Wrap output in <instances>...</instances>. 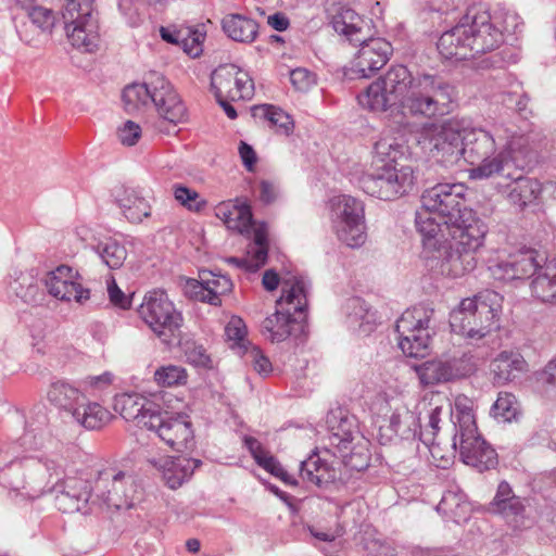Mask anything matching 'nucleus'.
Instances as JSON below:
<instances>
[{"mask_svg": "<svg viewBox=\"0 0 556 556\" xmlns=\"http://www.w3.org/2000/svg\"><path fill=\"white\" fill-rule=\"evenodd\" d=\"M244 445L260 467L275 477H280L285 473V469L279 462L261 444L257 439L253 437H245Z\"/></svg>", "mask_w": 556, "mask_h": 556, "instance_id": "obj_45", "label": "nucleus"}, {"mask_svg": "<svg viewBox=\"0 0 556 556\" xmlns=\"http://www.w3.org/2000/svg\"><path fill=\"white\" fill-rule=\"evenodd\" d=\"M0 484L27 500L38 498L49 491L54 494L58 509L66 514L81 511L90 500L93 501L89 475L67 472L65 459L58 453L11 460L0 470Z\"/></svg>", "mask_w": 556, "mask_h": 556, "instance_id": "obj_2", "label": "nucleus"}, {"mask_svg": "<svg viewBox=\"0 0 556 556\" xmlns=\"http://www.w3.org/2000/svg\"><path fill=\"white\" fill-rule=\"evenodd\" d=\"M114 199L125 218L134 224L150 217L151 205L136 188L121 186L114 190Z\"/></svg>", "mask_w": 556, "mask_h": 556, "instance_id": "obj_29", "label": "nucleus"}, {"mask_svg": "<svg viewBox=\"0 0 556 556\" xmlns=\"http://www.w3.org/2000/svg\"><path fill=\"white\" fill-rule=\"evenodd\" d=\"M114 376L110 371H105L98 376H89L86 378L85 383L94 390H103L112 384Z\"/></svg>", "mask_w": 556, "mask_h": 556, "instance_id": "obj_63", "label": "nucleus"}, {"mask_svg": "<svg viewBox=\"0 0 556 556\" xmlns=\"http://www.w3.org/2000/svg\"><path fill=\"white\" fill-rule=\"evenodd\" d=\"M463 134L455 121H448L443 125L426 129L422 134V142L431 152L438 154L442 152V156L457 157L463 151Z\"/></svg>", "mask_w": 556, "mask_h": 556, "instance_id": "obj_22", "label": "nucleus"}, {"mask_svg": "<svg viewBox=\"0 0 556 556\" xmlns=\"http://www.w3.org/2000/svg\"><path fill=\"white\" fill-rule=\"evenodd\" d=\"M527 369L525 358L517 352L503 351L492 359L491 370L494 383L504 384L514 380L518 374Z\"/></svg>", "mask_w": 556, "mask_h": 556, "instance_id": "obj_32", "label": "nucleus"}, {"mask_svg": "<svg viewBox=\"0 0 556 556\" xmlns=\"http://www.w3.org/2000/svg\"><path fill=\"white\" fill-rule=\"evenodd\" d=\"M455 99V89L441 77L422 74L397 108L403 115L432 118L451 112Z\"/></svg>", "mask_w": 556, "mask_h": 556, "instance_id": "obj_5", "label": "nucleus"}, {"mask_svg": "<svg viewBox=\"0 0 556 556\" xmlns=\"http://www.w3.org/2000/svg\"><path fill=\"white\" fill-rule=\"evenodd\" d=\"M215 214L229 229L245 235L252 240L245 257H230L228 262L249 271H257L265 265L268 256L266 225L253 222L251 206L243 199L219 203L215 208Z\"/></svg>", "mask_w": 556, "mask_h": 556, "instance_id": "obj_4", "label": "nucleus"}, {"mask_svg": "<svg viewBox=\"0 0 556 556\" xmlns=\"http://www.w3.org/2000/svg\"><path fill=\"white\" fill-rule=\"evenodd\" d=\"M511 260L503 263L498 262L494 267H489L492 275L496 279L514 280L521 279L529 275L536 276L538 263L536 252L531 249L519 251L517 254L510 256Z\"/></svg>", "mask_w": 556, "mask_h": 556, "instance_id": "obj_25", "label": "nucleus"}, {"mask_svg": "<svg viewBox=\"0 0 556 556\" xmlns=\"http://www.w3.org/2000/svg\"><path fill=\"white\" fill-rule=\"evenodd\" d=\"M225 336L228 342H231V348H238L245 351L250 348L247 340V326L242 318L232 316L225 327Z\"/></svg>", "mask_w": 556, "mask_h": 556, "instance_id": "obj_52", "label": "nucleus"}, {"mask_svg": "<svg viewBox=\"0 0 556 556\" xmlns=\"http://www.w3.org/2000/svg\"><path fill=\"white\" fill-rule=\"evenodd\" d=\"M407 147L404 141L390 131L383 132L374 147V166L389 165L405 166L401 161L405 157Z\"/></svg>", "mask_w": 556, "mask_h": 556, "instance_id": "obj_31", "label": "nucleus"}, {"mask_svg": "<svg viewBox=\"0 0 556 556\" xmlns=\"http://www.w3.org/2000/svg\"><path fill=\"white\" fill-rule=\"evenodd\" d=\"M211 87L216 99L223 97L231 101L250 99L254 85L249 74L233 64L218 66L211 75Z\"/></svg>", "mask_w": 556, "mask_h": 556, "instance_id": "obj_17", "label": "nucleus"}, {"mask_svg": "<svg viewBox=\"0 0 556 556\" xmlns=\"http://www.w3.org/2000/svg\"><path fill=\"white\" fill-rule=\"evenodd\" d=\"M136 493L131 476L121 470L106 468L98 472L93 485V503H102L109 508H128Z\"/></svg>", "mask_w": 556, "mask_h": 556, "instance_id": "obj_14", "label": "nucleus"}, {"mask_svg": "<svg viewBox=\"0 0 556 556\" xmlns=\"http://www.w3.org/2000/svg\"><path fill=\"white\" fill-rule=\"evenodd\" d=\"M311 282L304 276H290L282 281V294L275 314L266 317L262 334L271 342H282L304 332Z\"/></svg>", "mask_w": 556, "mask_h": 556, "instance_id": "obj_3", "label": "nucleus"}, {"mask_svg": "<svg viewBox=\"0 0 556 556\" xmlns=\"http://www.w3.org/2000/svg\"><path fill=\"white\" fill-rule=\"evenodd\" d=\"M150 463L162 472L163 480L173 490L188 481L201 465V460L185 456H167L157 460L151 459Z\"/></svg>", "mask_w": 556, "mask_h": 556, "instance_id": "obj_24", "label": "nucleus"}, {"mask_svg": "<svg viewBox=\"0 0 556 556\" xmlns=\"http://www.w3.org/2000/svg\"><path fill=\"white\" fill-rule=\"evenodd\" d=\"M462 184H438L424 191V212L416 215L422 237L421 257L426 267L438 275L459 277L471 269L475 252L483 244L484 223L465 206Z\"/></svg>", "mask_w": 556, "mask_h": 556, "instance_id": "obj_1", "label": "nucleus"}, {"mask_svg": "<svg viewBox=\"0 0 556 556\" xmlns=\"http://www.w3.org/2000/svg\"><path fill=\"white\" fill-rule=\"evenodd\" d=\"M185 293L195 301L208 303V299H211L210 291H207V287L204 283V278L189 279L185 285Z\"/></svg>", "mask_w": 556, "mask_h": 556, "instance_id": "obj_60", "label": "nucleus"}, {"mask_svg": "<svg viewBox=\"0 0 556 556\" xmlns=\"http://www.w3.org/2000/svg\"><path fill=\"white\" fill-rule=\"evenodd\" d=\"M86 394L80 388L66 379L52 381L47 391V400L55 408L72 416L81 403Z\"/></svg>", "mask_w": 556, "mask_h": 556, "instance_id": "obj_28", "label": "nucleus"}, {"mask_svg": "<svg viewBox=\"0 0 556 556\" xmlns=\"http://www.w3.org/2000/svg\"><path fill=\"white\" fill-rule=\"evenodd\" d=\"M138 313L163 343L174 345L180 342L184 318L164 291L148 292Z\"/></svg>", "mask_w": 556, "mask_h": 556, "instance_id": "obj_7", "label": "nucleus"}, {"mask_svg": "<svg viewBox=\"0 0 556 556\" xmlns=\"http://www.w3.org/2000/svg\"><path fill=\"white\" fill-rule=\"evenodd\" d=\"M300 475L302 479L317 486L329 484L336 480L334 468L321 458L318 452H313L301 462Z\"/></svg>", "mask_w": 556, "mask_h": 556, "instance_id": "obj_34", "label": "nucleus"}, {"mask_svg": "<svg viewBox=\"0 0 556 556\" xmlns=\"http://www.w3.org/2000/svg\"><path fill=\"white\" fill-rule=\"evenodd\" d=\"M243 354L260 375H268L271 371V363L260 348L251 345L243 351Z\"/></svg>", "mask_w": 556, "mask_h": 556, "instance_id": "obj_57", "label": "nucleus"}, {"mask_svg": "<svg viewBox=\"0 0 556 556\" xmlns=\"http://www.w3.org/2000/svg\"><path fill=\"white\" fill-rule=\"evenodd\" d=\"M80 275L67 265H60L47 274L45 286L48 293L60 300L85 304L90 299V290L85 289L80 282Z\"/></svg>", "mask_w": 556, "mask_h": 556, "instance_id": "obj_19", "label": "nucleus"}, {"mask_svg": "<svg viewBox=\"0 0 556 556\" xmlns=\"http://www.w3.org/2000/svg\"><path fill=\"white\" fill-rule=\"evenodd\" d=\"M515 396L505 393L500 394L492 407V415L497 420L510 421L516 416Z\"/></svg>", "mask_w": 556, "mask_h": 556, "instance_id": "obj_55", "label": "nucleus"}, {"mask_svg": "<svg viewBox=\"0 0 556 556\" xmlns=\"http://www.w3.org/2000/svg\"><path fill=\"white\" fill-rule=\"evenodd\" d=\"M172 191L175 200L190 212L199 213L206 206V201L197 190L182 184H174Z\"/></svg>", "mask_w": 556, "mask_h": 556, "instance_id": "obj_51", "label": "nucleus"}, {"mask_svg": "<svg viewBox=\"0 0 556 556\" xmlns=\"http://www.w3.org/2000/svg\"><path fill=\"white\" fill-rule=\"evenodd\" d=\"M462 362L454 358L451 361H428L416 367L418 378L424 386H434L448 382L466 375L462 368Z\"/></svg>", "mask_w": 556, "mask_h": 556, "instance_id": "obj_26", "label": "nucleus"}, {"mask_svg": "<svg viewBox=\"0 0 556 556\" xmlns=\"http://www.w3.org/2000/svg\"><path fill=\"white\" fill-rule=\"evenodd\" d=\"M117 137L124 146H135L141 137V127L131 121H127L117 130Z\"/></svg>", "mask_w": 556, "mask_h": 556, "instance_id": "obj_59", "label": "nucleus"}, {"mask_svg": "<svg viewBox=\"0 0 556 556\" xmlns=\"http://www.w3.org/2000/svg\"><path fill=\"white\" fill-rule=\"evenodd\" d=\"M437 510L459 523L467 519L470 513V504L466 501V495L459 488L453 486L443 493Z\"/></svg>", "mask_w": 556, "mask_h": 556, "instance_id": "obj_39", "label": "nucleus"}, {"mask_svg": "<svg viewBox=\"0 0 556 556\" xmlns=\"http://www.w3.org/2000/svg\"><path fill=\"white\" fill-rule=\"evenodd\" d=\"M419 418L407 407H401L390 417V429L403 440L419 439Z\"/></svg>", "mask_w": 556, "mask_h": 556, "instance_id": "obj_42", "label": "nucleus"}, {"mask_svg": "<svg viewBox=\"0 0 556 556\" xmlns=\"http://www.w3.org/2000/svg\"><path fill=\"white\" fill-rule=\"evenodd\" d=\"M200 278H204V283L210 291L208 304L211 305H220V296L232 289V282L227 276L211 270H201Z\"/></svg>", "mask_w": 556, "mask_h": 556, "instance_id": "obj_48", "label": "nucleus"}, {"mask_svg": "<svg viewBox=\"0 0 556 556\" xmlns=\"http://www.w3.org/2000/svg\"><path fill=\"white\" fill-rule=\"evenodd\" d=\"M254 115L264 117L281 135L288 136L293 131L294 123L291 116L280 108L263 104L254 109Z\"/></svg>", "mask_w": 556, "mask_h": 556, "instance_id": "obj_46", "label": "nucleus"}, {"mask_svg": "<svg viewBox=\"0 0 556 556\" xmlns=\"http://www.w3.org/2000/svg\"><path fill=\"white\" fill-rule=\"evenodd\" d=\"M476 318L462 312L452 311L450 314L451 330L462 336L468 345L482 346L485 344L484 327H476Z\"/></svg>", "mask_w": 556, "mask_h": 556, "instance_id": "obj_37", "label": "nucleus"}, {"mask_svg": "<svg viewBox=\"0 0 556 556\" xmlns=\"http://www.w3.org/2000/svg\"><path fill=\"white\" fill-rule=\"evenodd\" d=\"M279 195L278 187L267 180L260 182V200L265 204L273 203Z\"/></svg>", "mask_w": 556, "mask_h": 556, "instance_id": "obj_62", "label": "nucleus"}, {"mask_svg": "<svg viewBox=\"0 0 556 556\" xmlns=\"http://www.w3.org/2000/svg\"><path fill=\"white\" fill-rule=\"evenodd\" d=\"M514 162L507 153H501L489 162V177H492V184L502 192H507V198L511 204L523 210L527 205L533 203L542 192L541 184L531 178L516 175L511 172Z\"/></svg>", "mask_w": 556, "mask_h": 556, "instance_id": "obj_11", "label": "nucleus"}, {"mask_svg": "<svg viewBox=\"0 0 556 556\" xmlns=\"http://www.w3.org/2000/svg\"><path fill=\"white\" fill-rule=\"evenodd\" d=\"M184 37L180 38V46L184 51L191 58H198L203 52V42L206 37V30L204 25H198L197 27H185L181 28Z\"/></svg>", "mask_w": 556, "mask_h": 556, "instance_id": "obj_49", "label": "nucleus"}, {"mask_svg": "<svg viewBox=\"0 0 556 556\" xmlns=\"http://www.w3.org/2000/svg\"><path fill=\"white\" fill-rule=\"evenodd\" d=\"M532 294L540 301L556 304V262L541 267L531 282Z\"/></svg>", "mask_w": 556, "mask_h": 556, "instance_id": "obj_38", "label": "nucleus"}, {"mask_svg": "<svg viewBox=\"0 0 556 556\" xmlns=\"http://www.w3.org/2000/svg\"><path fill=\"white\" fill-rule=\"evenodd\" d=\"M434 311L426 306L406 309L396 320L399 348L408 357H425L430 348L432 332L430 323Z\"/></svg>", "mask_w": 556, "mask_h": 556, "instance_id": "obj_10", "label": "nucleus"}, {"mask_svg": "<svg viewBox=\"0 0 556 556\" xmlns=\"http://www.w3.org/2000/svg\"><path fill=\"white\" fill-rule=\"evenodd\" d=\"M539 380L546 384H556V356L538 374Z\"/></svg>", "mask_w": 556, "mask_h": 556, "instance_id": "obj_64", "label": "nucleus"}, {"mask_svg": "<svg viewBox=\"0 0 556 556\" xmlns=\"http://www.w3.org/2000/svg\"><path fill=\"white\" fill-rule=\"evenodd\" d=\"M108 294L110 302L122 309H127L131 305L130 296L126 295L116 285L113 278L108 280Z\"/></svg>", "mask_w": 556, "mask_h": 556, "instance_id": "obj_61", "label": "nucleus"}, {"mask_svg": "<svg viewBox=\"0 0 556 556\" xmlns=\"http://www.w3.org/2000/svg\"><path fill=\"white\" fill-rule=\"evenodd\" d=\"M416 76L404 65L391 66L357 96L359 105L372 112L397 110L414 85Z\"/></svg>", "mask_w": 556, "mask_h": 556, "instance_id": "obj_6", "label": "nucleus"}, {"mask_svg": "<svg viewBox=\"0 0 556 556\" xmlns=\"http://www.w3.org/2000/svg\"><path fill=\"white\" fill-rule=\"evenodd\" d=\"M8 291L26 304H37L42 299L37 279L30 271L15 273L14 278L9 282Z\"/></svg>", "mask_w": 556, "mask_h": 556, "instance_id": "obj_40", "label": "nucleus"}, {"mask_svg": "<svg viewBox=\"0 0 556 556\" xmlns=\"http://www.w3.org/2000/svg\"><path fill=\"white\" fill-rule=\"evenodd\" d=\"M349 319L352 325H357L364 333L374 330L377 323L376 312L361 298H352L348 301Z\"/></svg>", "mask_w": 556, "mask_h": 556, "instance_id": "obj_43", "label": "nucleus"}, {"mask_svg": "<svg viewBox=\"0 0 556 556\" xmlns=\"http://www.w3.org/2000/svg\"><path fill=\"white\" fill-rule=\"evenodd\" d=\"M330 220L337 238L350 248L362 247L366 239L364 203L351 195L330 199Z\"/></svg>", "mask_w": 556, "mask_h": 556, "instance_id": "obj_9", "label": "nucleus"}, {"mask_svg": "<svg viewBox=\"0 0 556 556\" xmlns=\"http://www.w3.org/2000/svg\"><path fill=\"white\" fill-rule=\"evenodd\" d=\"M154 379L163 387L179 386L186 383L187 371L177 365L163 366L155 371Z\"/></svg>", "mask_w": 556, "mask_h": 556, "instance_id": "obj_53", "label": "nucleus"}, {"mask_svg": "<svg viewBox=\"0 0 556 556\" xmlns=\"http://www.w3.org/2000/svg\"><path fill=\"white\" fill-rule=\"evenodd\" d=\"M30 24L39 29L41 34H50L54 24L55 15L50 9L35 5L28 10Z\"/></svg>", "mask_w": 556, "mask_h": 556, "instance_id": "obj_54", "label": "nucleus"}, {"mask_svg": "<svg viewBox=\"0 0 556 556\" xmlns=\"http://www.w3.org/2000/svg\"><path fill=\"white\" fill-rule=\"evenodd\" d=\"M329 428V445L327 452H331L334 456L342 458L345 466L350 468H358L357 464L352 462L350 453L352 445L357 440L363 439L358 429V422L355 416L349 415L348 412L338 408L332 410L327 417ZM365 463L361 464L363 467Z\"/></svg>", "mask_w": 556, "mask_h": 556, "instance_id": "obj_16", "label": "nucleus"}, {"mask_svg": "<svg viewBox=\"0 0 556 556\" xmlns=\"http://www.w3.org/2000/svg\"><path fill=\"white\" fill-rule=\"evenodd\" d=\"M361 48L353 61V67L362 77H369L382 68L392 54V46L383 38L365 37L361 42Z\"/></svg>", "mask_w": 556, "mask_h": 556, "instance_id": "obj_21", "label": "nucleus"}, {"mask_svg": "<svg viewBox=\"0 0 556 556\" xmlns=\"http://www.w3.org/2000/svg\"><path fill=\"white\" fill-rule=\"evenodd\" d=\"M333 29L346 37L353 45H357L365 37L363 29L365 21L363 17L350 8H341L332 17Z\"/></svg>", "mask_w": 556, "mask_h": 556, "instance_id": "obj_36", "label": "nucleus"}, {"mask_svg": "<svg viewBox=\"0 0 556 556\" xmlns=\"http://www.w3.org/2000/svg\"><path fill=\"white\" fill-rule=\"evenodd\" d=\"M154 87L155 77L149 83L126 86L122 96L125 110L128 113H134L152 105Z\"/></svg>", "mask_w": 556, "mask_h": 556, "instance_id": "obj_41", "label": "nucleus"}, {"mask_svg": "<svg viewBox=\"0 0 556 556\" xmlns=\"http://www.w3.org/2000/svg\"><path fill=\"white\" fill-rule=\"evenodd\" d=\"M152 106L166 122L177 125L187 119V109L174 86L163 76H155Z\"/></svg>", "mask_w": 556, "mask_h": 556, "instance_id": "obj_20", "label": "nucleus"}, {"mask_svg": "<svg viewBox=\"0 0 556 556\" xmlns=\"http://www.w3.org/2000/svg\"><path fill=\"white\" fill-rule=\"evenodd\" d=\"M184 352L187 361L197 367H208L211 364V357L206 353L203 345L198 344L194 341H187L184 344Z\"/></svg>", "mask_w": 556, "mask_h": 556, "instance_id": "obj_56", "label": "nucleus"}, {"mask_svg": "<svg viewBox=\"0 0 556 556\" xmlns=\"http://www.w3.org/2000/svg\"><path fill=\"white\" fill-rule=\"evenodd\" d=\"M504 298L497 292H489V336L492 332L496 334L492 338V343L497 348L504 344L505 340L509 339L510 334V311L503 306Z\"/></svg>", "mask_w": 556, "mask_h": 556, "instance_id": "obj_30", "label": "nucleus"}, {"mask_svg": "<svg viewBox=\"0 0 556 556\" xmlns=\"http://www.w3.org/2000/svg\"><path fill=\"white\" fill-rule=\"evenodd\" d=\"M415 180V170L412 166L375 165L371 172L362 176L359 185L370 197L394 201L408 194L414 188Z\"/></svg>", "mask_w": 556, "mask_h": 556, "instance_id": "obj_8", "label": "nucleus"}, {"mask_svg": "<svg viewBox=\"0 0 556 556\" xmlns=\"http://www.w3.org/2000/svg\"><path fill=\"white\" fill-rule=\"evenodd\" d=\"M244 445L260 467L275 477H280L285 473V469L279 462L261 444L257 439L253 437H245Z\"/></svg>", "mask_w": 556, "mask_h": 556, "instance_id": "obj_44", "label": "nucleus"}, {"mask_svg": "<svg viewBox=\"0 0 556 556\" xmlns=\"http://www.w3.org/2000/svg\"><path fill=\"white\" fill-rule=\"evenodd\" d=\"M114 409L127 421H136L138 426L150 428V419L156 416L161 407L154 402L137 393H124L115 396Z\"/></svg>", "mask_w": 556, "mask_h": 556, "instance_id": "obj_23", "label": "nucleus"}, {"mask_svg": "<svg viewBox=\"0 0 556 556\" xmlns=\"http://www.w3.org/2000/svg\"><path fill=\"white\" fill-rule=\"evenodd\" d=\"M446 402L444 396L433 393V404H431L432 407L428 412V425L424 430L421 427L419 428V440L428 446L433 444L434 437L440 429L439 422L441 421V414Z\"/></svg>", "mask_w": 556, "mask_h": 556, "instance_id": "obj_47", "label": "nucleus"}, {"mask_svg": "<svg viewBox=\"0 0 556 556\" xmlns=\"http://www.w3.org/2000/svg\"><path fill=\"white\" fill-rule=\"evenodd\" d=\"M483 16L473 15L471 25H456L443 33L437 43L439 53L446 60H476L486 49V38L481 30Z\"/></svg>", "mask_w": 556, "mask_h": 556, "instance_id": "obj_13", "label": "nucleus"}, {"mask_svg": "<svg viewBox=\"0 0 556 556\" xmlns=\"http://www.w3.org/2000/svg\"><path fill=\"white\" fill-rule=\"evenodd\" d=\"M290 81L298 91H307L316 83L315 75L306 68L298 67L290 72Z\"/></svg>", "mask_w": 556, "mask_h": 556, "instance_id": "obj_58", "label": "nucleus"}, {"mask_svg": "<svg viewBox=\"0 0 556 556\" xmlns=\"http://www.w3.org/2000/svg\"><path fill=\"white\" fill-rule=\"evenodd\" d=\"M222 28L231 40L242 43H252L258 35L256 21L237 13L225 15Z\"/></svg>", "mask_w": 556, "mask_h": 556, "instance_id": "obj_33", "label": "nucleus"}, {"mask_svg": "<svg viewBox=\"0 0 556 556\" xmlns=\"http://www.w3.org/2000/svg\"><path fill=\"white\" fill-rule=\"evenodd\" d=\"M150 420L149 430L155 431L159 438L173 450L182 452L193 446V431L190 421L186 418L172 416L161 409Z\"/></svg>", "mask_w": 556, "mask_h": 556, "instance_id": "obj_18", "label": "nucleus"}, {"mask_svg": "<svg viewBox=\"0 0 556 556\" xmlns=\"http://www.w3.org/2000/svg\"><path fill=\"white\" fill-rule=\"evenodd\" d=\"M97 252L103 263L111 269L119 268L127 257L126 248L114 240L99 243Z\"/></svg>", "mask_w": 556, "mask_h": 556, "instance_id": "obj_50", "label": "nucleus"}, {"mask_svg": "<svg viewBox=\"0 0 556 556\" xmlns=\"http://www.w3.org/2000/svg\"><path fill=\"white\" fill-rule=\"evenodd\" d=\"M75 422L88 430L104 427L112 418L111 412L98 402L84 399L81 407L71 416Z\"/></svg>", "mask_w": 556, "mask_h": 556, "instance_id": "obj_35", "label": "nucleus"}, {"mask_svg": "<svg viewBox=\"0 0 556 556\" xmlns=\"http://www.w3.org/2000/svg\"><path fill=\"white\" fill-rule=\"evenodd\" d=\"M62 18L66 36L73 47L85 52L98 49L100 37L93 0H66Z\"/></svg>", "mask_w": 556, "mask_h": 556, "instance_id": "obj_12", "label": "nucleus"}, {"mask_svg": "<svg viewBox=\"0 0 556 556\" xmlns=\"http://www.w3.org/2000/svg\"><path fill=\"white\" fill-rule=\"evenodd\" d=\"M457 415V433L459 437V453L463 462L476 468L479 472L486 470L485 440L478 432L476 418L471 408L456 402Z\"/></svg>", "mask_w": 556, "mask_h": 556, "instance_id": "obj_15", "label": "nucleus"}, {"mask_svg": "<svg viewBox=\"0 0 556 556\" xmlns=\"http://www.w3.org/2000/svg\"><path fill=\"white\" fill-rule=\"evenodd\" d=\"M493 513L502 515L515 529L525 526V505L506 481H502L491 502Z\"/></svg>", "mask_w": 556, "mask_h": 556, "instance_id": "obj_27", "label": "nucleus"}]
</instances>
